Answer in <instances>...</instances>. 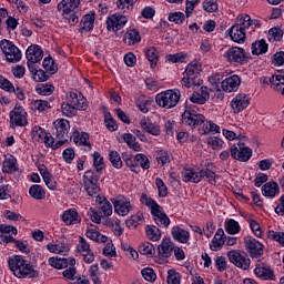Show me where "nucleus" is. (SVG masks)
Segmentation results:
<instances>
[{
    "instance_id": "nucleus-24",
    "label": "nucleus",
    "mask_w": 284,
    "mask_h": 284,
    "mask_svg": "<svg viewBox=\"0 0 284 284\" xmlns=\"http://www.w3.org/2000/svg\"><path fill=\"white\" fill-rule=\"evenodd\" d=\"M192 103H197L199 105H205L210 101V91L207 87H201L200 93L193 92L190 97Z\"/></svg>"
},
{
    "instance_id": "nucleus-50",
    "label": "nucleus",
    "mask_w": 284,
    "mask_h": 284,
    "mask_svg": "<svg viewBox=\"0 0 284 284\" xmlns=\"http://www.w3.org/2000/svg\"><path fill=\"white\" fill-rule=\"evenodd\" d=\"M225 230L227 234H239L241 232V225L236 220L231 219L225 223Z\"/></svg>"
},
{
    "instance_id": "nucleus-46",
    "label": "nucleus",
    "mask_w": 284,
    "mask_h": 284,
    "mask_svg": "<svg viewBox=\"0 0 284 284\" xmlns=\"http://www.w3.org/2000/svg\"><path fill=\"white\" fill-rule=\"evenodd\" d=\"M109 161L116 170H121L123 168V161L121 160V155L116 151L109 152Z\"/></svg>"
},
{
    "instance_id": "nucleus-52",
    "label": "nucleus",
    "mask_w": 284,
    "mask_h": 284,
    "mask_svg": "<svg viewBox=\"0 0 284 284\" xmlns=\"http://www.w3.org/2000/svg\"><path fill=\"white\" fill-rule=\"evenodd\" d=\"M169 21L175 23L176 26H182L183 21H185V13L178 11L169 13Z\"/></svg>"
},
{
    "instance_id": "nucleus-44",
    "label": "nucleus",
    "mask_w": 284,
    "mask_h": 284,
    "mask_svg": "<svg viewBox=\"0 0 284 284\" xmlns=\"http://www.w3.org/2000/svg\"><path fill=\"white\" fill-rule=\"evenodd\" d=\"M36 92L41 97H50L51 94L54 93V85L48 84V83L38 84L36 87Z\"/></svg>"
},
{
    "instance_id": "nucleus-64",
    "label": "nucleus",
    "mask_w": 284,
    "mask_h": 284,
    "mask_svg": "<svg viewBox=\"0 0 284 284\" xmlns=\"http://www.w3.org/2000/svg\"><path fill=\"white\" fill-rule=\"evenodd\" d=\"M207 144L212 148V150H221V148H223V141L216 136L209 138Z\"/></svg>"
},
{
    "instance_id": "nucleus-32",
    "label": "nucleus",
    "mask_w": 284,
    "mask_h": 284,
    "mask_svg": "<svg viewBox=\"0 0 284 284\" xmlns=\"http://www.w3.org/2000/svg\"><path fill=\"white\" fill-rule=\"evenodd\" d=\"M182 180L184 183H201L200 172H195L194 169H183Z\"/></svg>"
},
{
    "instance_id": "nucleus-37",
    "label": "nucleus",
    "mask_w": 284,
    "mask_h": 284,
    "mask_svg": "<svg viewBox=\"0 0 284 284\" xmlns=\"http://www.w3.org/2000/svg\"><path fill=\"white\" fill-rule=\"evenodd\" d=\"M270 83L275 92H280L284 97V75H272Z\"/></svg>"
},
{
    "instance_id": "nucleus-30",
    "label": "nucleus",
    "mask_w": 284,
    "mask_h": 284,
    "mask_svg": "<svg viewBox=\"0 0 284 284\" xmlns=\"http://www.w3.org/2000/svg\"><path fill=\"white\" fill-rule=\"evenodd\" d=\"M223 236H225V232L223 229H219L210 244V247L213 252H219V250L225 245V240H223Z\"/></svg>"
},
{
    "instance_id": "nucleus-1",
    "label": "nucleus",
    "mask_w": 284,
    "mask_h": 284,
    "mask_svg": "<svg viewBox=\"0 0 284 284\" xmlns=\"http://www.w3.org/2000/svg\"><path fill=\"white\" fill-rule=\"evenodd\" d=\"M9 267L17 278H39V271L21 255L9 257Z\"/></svg>"
},
{
    "instance_id": "nucleus-5",
    "label": "nucleus",
    "mask_w": 284,
    "mask_h": 284,
    "mask_svg": "<svg viewBox=\"0 0 284 284\" xmlns=\"http://www.w3.org/2000/svg\"><path fill=\"white\" fill-rule=\"evenodd\" d=\"M122 160L126 168H130L131 172H134L135 174H139V168H142V170H150V159L143 153H138L134 159H132V154L124 152L122 153Z\"/></svg>"
},
{
    "instance_id": "nucleus-12",
    "label": "nucleus",
    "mask_w": 284,
    "mask_h": 284,
    "mask_svg": "<svg viewBox=\"0 0 284 284\" xmlns=\"http://www.w3.org/2000/svg\"><path fill=\"white\" fill-rule=\"evenodd\" d=\"M9 116L11 125H16L17 128L28 125V112H26V109L19 104L13 108Z\"/></svg>"
},
{
    "instance_id": "nucleus-27",
    "label": "nucleus",
    "mask_w": 284,
    "mask_h": 284,
    "mask_svg": "<svg viewBox=\"0 0 284 284\" xmlns=\"http://www.w3.org/2000/svg\"><path fill=\"white\" fill-rule=\"evenodd\" d=\"M140 125L144 132H148V134H152L153 136H159L161 134V126H159V124L152 123L151 119H142L140 121Z\"/></svg>"
},
{
    "instance_id": "nucleus-25",
    "label": "nucleus",
    "mask_w": 284,
    "mask_h": 284,
    "mask_svg": "<svg viewBox=\"0 0 284 284\" xmlns=\"http://www.w3.org/2000/svg\"><path fill=\"white\" fill-rule=\"evenodd\" d=\"M27 61L39 63L43 59V50L37 44H32L27 49Z\"/></svg>"
},
{
    "instance_id": "nucleus-35",
    "label": "nucleus",
    "mask_w": 284,
    "mask_h": 284,
    "mask_svg": "<svg viewBox=\"0 0 284 284\" xmlns=\"http://www.w3.org/2000/svg\"><path fill=\"white\" fill-rule=\"evenodd\" d=\"M73 143H75V145H83L84 148H88V150L91 149L90 146V135L85 132L79 133V131H75L73 133Z\"/></svg>"
},
{
    "instance_id": "nucleus-51",
    "label": "nucleus",
    "mask_w": 284,
    "mask_h": 284,
    "mask_svg": "<svg viewBox=\"0 0 284 284\" xmlns=\"http://www.w3.org/2000/svg\"><path fill=\"white\" fill-rule=\"evenodd\" d=\"M93 168H95L97 172H103V170H105V163H103V156H101V153L97 151L93 153Z\"/></svg>"
},
{
    "instance_id": "nucleus-11",
    "label": "nucleus",
    "mask_w": 284,
    "mask_h": 284,
    "mask_svg": "<svg viewBox=\"0 0 284 284\" xmlns=\"http://www.w3.org/2000/svg\"><path fill=\"white\" fill-rule=\"evenodd\" d=\"M67 102L74 106L75 110L85 112L88 110V100L82 92L77 90L69 91L65 95Z\"/></svg>"
},
{
    "instance_id": "nucleus-58",
    "label": "nucleus",
    "mask_w": 284,
    "mask_h": 284,
    "mask_svg": "<svg viewBox=\"0 0 284 284\" xmlns=\"http://www.w3.org/2000/svg\"><path fill=\"white\" fill-rule=\"evenodd\" d=\"M48 133L45 132V130H43L41 126H34L31 131V136L33 139V141H43V139H45V135Z\"/></svg>"
},
{
    "instance_id": "nucleus-28",
    "label": "nucleus",
    "mask_w": 284,
    "mask_h": 284,
    "mask_svg": "<svg viewBox=\"0 0 284 284\" xmlns=\"http://www.w3.org/2000/svg\"><path fill=\"white\" fill-rule=\"evenodd\" d=\"M230 37L235 43H245V29H243L241 26L234 24L230 29Z\"/></svg>"
},
{
    "instance_id": "nucleus-7",
    "label": "nucleus",
    "mask_w": 284,
    "mask_h": 284,
    "mask_svg": "<svg viewBox=\"0 0 284 284\" xmlns=\"http://www.w3.org/2000/svg\"><path fill=\"white\" fill-rule=\"evenodd\" d=\"M83 185L87 194L92 197L99 196V175L94 171H87L83 175Z\"/></svg>"
},
{
    "instance_id": "nucleus-3",
    "label": "nucleus",
    "mask_w": 284,
    "mask_h": 284,
    "mask_svg": "<svg viewBox=\"0 0 284 284\" xmlns=\"http://www.w3.org/2000/svg\"><path fill=\"white\" fill-rule=\"evenodd\" d=\"M182 123L183 125H189V128L203 125L202 129L199 130L200 134H210V132H212V122H205V116L194 112L192 109H186L182 113Z\"/></svg>"
},
{
    "instance_id": "nucleus-34",
    "label": "nucleus",
    "mask_w": 284,
    "mask_h": 284,
    "mask_svg": "<svg viewBox=\"0 0 284 284\" xmlns=\"http://www.w3.org/2000/svg\"><path fill=\"white\" fill-rule=\"evenodd\" d=\"M47 250H49L53 254H62L65 256L70 252V246L63 242H59L57 244L49 243L47 245Z\"/></svg>"
},
{
    "instance_id": "nucleus-19",
    "label": "nucleus",
    "mask_w": 284,
    "mask_h": 284,
    "mask_svg": "<svg viewBox=\"0 0 284 284\" xmlns=\"http://www.w3.org/2000/svg\"><path fill=\"white\" fill-rule=\"evenodd\" d=\"M113 205L119 216H128L130 212H132V203L125 197H118V200L113 202Z\"/></svg>"
},
{
    "instance_id": "nucleus-38",
    "label": "nucleus",
    "mask_w": 284,
    "mask_h": 284,
    "mask_svg": "<svg viewBox=\"0 0 284 284\" xmlns=\"http://www.w3.org/2000/svg\"><path fill=\"white\" fill-rule=\"evenodd\" d=\"M87 239L94 241L95 243H108V236L101 234L95 229H88L85 232Z\"/></svg>"
},
{
    "instance_id": "nucleus-54",
    "label": "nucleus",
    "mask_w": 284,
    "mask_h": 284,
    "mask_svg": "<svg viewBox=\"0 0 284 284\" xmlns=\"http://www.w3.org/2000/svg\"><path fill=\"white\" fill-rule=\"evenodd\" d=\"M104 123L110 132H116V130H119V125L116 124V121H114V118H112L111 113L104 114Z\"/></svg>"
},
{
    "instance_id": "nucleus-9",
    "label": "nucleus",
    "mask_w": 284,
    "mask_h": 284,
    "mask_svg": "<svg viewBox=\"0 0 284 284\" xmlns=\"http://www.w3.org/2000/svg\"><path fill=\"white\" fill-rule=\"evenodd\" d=\"M224 59L232 65H245L247 63V54L245 49L241 47H231L224 53Z\"/></svg>"
},
{
    "instance_id": "nucleus-14",
    "label": "nucleus",
    "mask_w": 284,
    "mask_h": 284,
    "mask_svg": "<svg viewBox=\"0 0 284 284\" xmlns=\"http://www.w3.org/2000/svg\"><path fill=\"white\" fill-rule=\"evenodd\" d=\"M244 245L251 258H261V256H263V243L258 242L256 239L247 235L244 239Z\"/></svg>"
},
{
    "instance_id": "nucleus-53",
    "label": "nucleus",
    "mask_w": 284,
    "mask_h": 284,
    "mask_svg": "<svg viewBox=\"0 0 284 284\" xmlns=\"http://www.w3.org/2000/svg\"><path fill=\"white\" fill-rule=\"evenodd\" d=\"M32 110H38V112H45V110H50V102L45 100H36L31 103Z\"/></svg>"
},
{
    "instance_id": "nucleus-17",
    "label": "nucleus",
    "mask_w": 284,
    "mask_h": 284,
    "mask_svg": "<svg viewBox=\"0 0 284 284\" xmlns=\"http://www.w3.org/2000/svg\"><path fill=\"white\" fill-rule=\"evenodd\" d=\"M81 6V0H62L58 3V11L62 12V17H68Z\"/></svg>"
},
{
    "instance_id": "nucleus-57",
    "label": "nucleus",
    "mask_w": 284,
    "mask_h": 284,
    "mask_svg": "<svg viewBox=\"0 0 284 284\" xmlns=\"http://www.w3.org/2000/svg\"><path fill=\"white\" fill-rule=\"evenodd\" d=\"M247 222L250 223V227L255 236L257 239H261L263 236V229L261 227V224L256 220L248 219Z\"/></svg>"
},
{
    "instance_id": "nucleus-62",
    "label": "nucleus",
    "mask_w": 284,
    "mask_h": 284,
    "mask_svg": "<svg viewBox=\"0 0 284 284\" xmlns=\"http://www.w3.org/2000/svg\"><path fill=\"white\" fill-rule=\"evenodd\" d=\"M283 39V30L272 28L268 30V41H281Z\"/></svg>"
},
{
    "instance_id": "nucleus-60",
    "label": "nucleus",
    "mask_w": 284,
    "mask_h": 284,
    "mask_svg": "<svg viewBox=\"0 0 284 284\" xmlns=\"http://www.w3.org/2000/svg\"><path fill=\"white\" fill-rule=\"evenodd\" d=\"M140 223H143V213H138L126 220L128 227H136L140 225Z\"/></svg>"
},
{
    "instance_id": "nucleus-29",
    "label": "nucleus",
    "mask_w": 284,
    "mask_h": 284,
    "mask_svg": "<svg viewBox=\"0 0 284 284\" xmlns=\"http://www.w3.org/2000/svg\"><path fill=\"white\" fill-rule=\"evenodd\" d=\"M94 19H95L94 12L83 16L80 22L79 32H81V34H83V32H90V30L94 28Z\"/></svg>"
},
{
    "instance_id": "nucleus-26",
    "label": "nucleus",
    "mask_w": 284,
    "mask_h": 284,
    "mask_svg": "<svg viewBox=\"0 0 284 284\" xmlns=\"http://www.w3.org/2000/svg\"><path fill=\"white\" fill-rule=\"evenodd\" d=\"M62 221L65 225H77V223H81L79 211H77V209H69L64 211L62 214Z\"/></svg>"
},
{
    "instance_id": "nucleus-49",
    "label": "nucleus",
    "mask_w": 284,
    "mask_h": 284,
    "mask_svg": "<svg viewBox=\"0 0 284 284\" xmlns=\"http://www.w3.org/2000/svg\"><path fill=\"white\" fill-rule=\"evenodd\" d=\"M49 265L55 270H65L68 267V258L50 257Z\"/></svg>"
},
{
    "instance_id": "nucleus-21",
    "label": "nucleus",
    "mask_w": 284,
    "mask_h": 284,
    "mask_svg": "<svg viewBox=\"0 0 284 284\" xmlns=\"http://www.w3.org/2000/svg\"><path fill=\"white\" fill-rule=\"evenodd\" d=\"M171 235L178 243H182L184 245L190 243V232L181 226H173L171 230Z\"/></svg>"
},
{
    "instance_id": "nucleus-2",
    "label": "nucleus",
    "mask_w": 284,
    "mask_h": 284,
    "mask_svg": "<svg viewBox=\"0 0 284 284\" xmlns=\"http://www.w3.org/2000/svg\"><path fill=\"white\" fill-rule=\"evenodd\" d=\"M141 203L146 205L151 210V214L153 216V221L159 225V227H169L170 226V217L168 214L163 212V206H161L154 199L148 196V194L143 193L141 196Z\"/></svg>"
},
{
    "instance_id": "nucleus-31",
    "label": "nucleus",
    "mask_w": 284,
    "mask_h": 284,
    "mask_svg": "<svg viewBox=\"0 0 284 284\" xmlns=\"http://www.w3.org/2000/svg\"><path fill=\"white\" fill-rule=\"evenodd\" d=\"M2 172H4V174H12V172H17V158L13 155H4Z\"/></svg>"
},
{
    "instance_id": "nucleus-59",
    "label": "nucleus",
    "mask_w": 284,
    "mask_h": 284,
    "mask_svg": "<svg viewBox=\"0 0 284 284\" xmlns=\"http://www.w3.org/2000/svg\"><path fill=\"white\" fill-rule=\"evenodd\" d=\"M155 185L159 190L160 199H165V196H168V185H165V182H163L161 178H156Z\"/></svg>"
},
{
    "instance_id": "nucleus-61",
    "label": "nucleus",
    "mask_w": 284,
    "mask_h": 284,
    "mask_svg": "<svg viewBox=\"0 0 284 284\" xmlns=\"http://www.w3.org/2000/svg\"><path fill=\"white\" fill-rule=\"evenodd\" d=\"M100 212L104 216H112V204L105 199L100 201Z\"/></svg>"
},
{
    "instance_id": "nucleus-39",
    "label": "nucleus",
    "mask_w": 284,
    "mask_h": 284,
    "mask_svg": "<svg viewBox=\"0 0 284 284\" xmlns=\"http://www.w3.org/2000/svg\"><path fill=\"white\" fill-rule=\"evenodd\" d=\"M268 44L265 42V40L255 41L252 43L251 50L252 54H256L257 57L260 54H265L267 52Z\"/></svg>"
},
{
    "instance_id": "nucleus-13",
    "label": "nucleus",
    "mask_w": 284,
    "mask_h": 284,
    "mask_svg": "<svg viewBox=\"0 0 284 284\" xmlns=\"http://www.w3.org/2000/svg\"><path fill=\"white\" fill-rule=\"evenodd\" d=\"M227 257L230 263H233L235 267H240V270H250L251 260L245 253H241V251H230Z\"/></svg>"
},
{
    "instance_id": "nucleus-18",
    "label": "nucleus",
    "mask_w": 284,
    "mask_h": 284,
    "mask_svg": "<svg viewBox=\"0 0 284 284\" xmlns=\"http://www.w3.org/2000/svg\"><path fill=\"white\" fill-rule=\"evenodd\" d=\"M54 128H55V136L57 139H60V141H68V134L70 132V121L61 119V120H57L53 123Z\"/></svg>"
},
{
    "instance_id": "nucleus-4",
    "label": "nucleus",
    "mask_w": 284,
    "mask_h": 284,
    "mask_svg": "<svg viewBox=\"0 0 284 284\" xmlns=\"http://www.w3.org/2000/svg\"><path fill=\"white\" fill-rule=\"evenodd\" d=\"M203 71V65L199 61H192L185 68L181 84L183 88H196L199 85V74Z\"/></svg>"
},
{
    "instance_id": "nucleus-63",
    "label": "nucleus",
    "mask_w": 284,
    "mask_h": 284,
    "mask_svg": "<svg viewBox=\"0 0 284 284\" xmlns=\"http://www.w3.org/2000/svg\"><path fill=\"white\" fill-rule=\"evenodd\" d=\"M267 237L276 241L280 245H284V232L268 231Z\"/></svg>"
},
{
    "instance_id": "nucleus-40",
    "label": "nucleus",
    "mask_w": 284,
    "mask_h": 284,
    "mask_svg": "<svg viewBox=\"0 0 284 284\" xmlns=\"http://www.w3.org/2000/svg\"><path fill=\"white\" fill-rule=\"evenodd\" d=\"M145 57H146L149 63H151L152 70H154V68H156V63L159 62V51H156V48L151 47V48L146 49Z\"/></svg>"
},
{
    "instance_id": "nucleus-23",
    "label": "nucleus",
    "mask_w": 284,
    "mask_h": 284,
    "mask_svg": "<svg viewBox=\"0 0 284 284\" xmlns=\"http://www.w3.org/2000/svg\"><path fill=\"white\" fill-rule=\"evenodd\" d=\"M158 252L162 258H170L172 256V252H174V243L172 240L164 237L158 246Z\"/></svg>"
},
{
    "instance_id": "nucleus-8",
    "label": "nucleus",
    "mask_w": 284,
    "mask_h": 284,
    "mask_svg": "<svg viewBox=\"0 0 284 284\" xmlns=\"http://www.w3.org/2000/svg\"><path fill=\"white\" fill-rule=\"evenodd\" d=\"M0 49L9 63H19L21 61V50L12 41L7 39L1 40Z\"/></svg>"
},
{
    "instance_id": "nucleus-42",
    "label": "nucleus",
    "mask_w": 284,
    "mask_h": 284,
    "mask_svg": "<svg viewBox=\"0 0 284 284\" xmlns=\"http://www.w3.org/2000/svg\"><path fill=\"white\" fill-rule=\"evenodd\" d=\"M29 194L30 196H32V199H36L37 201L45 199V191L39 184H33L32 186H30Z\"/></svg>"
},
{
    "instance_id": "nucleus-55",
    "label": "nucleus",
    "mask_w": 284,
    "mask_h": 284,
    "mask_svg": "<svg viewBox=\"0 0 284 284\" xmlns=\"http://www.w3.org/2000/svg\"><path fill=\"white\" fill-rule=\"evenodd\" d=\"M146 236L150 241H160L161 240V230L156 226H146Z\"/></svg>"
},
{
    "instance_id": "nucleus-10",
    "label": "nucleus",
    "mask_w": 284,
    "mask_h": 284,
    "mask_svg": "<svg viewBox=\"0 0 284 284\" xmlns=\"http://www.w3.org/2000/svg\"><path fill=\"white\" fill-rule=\"evenodd\" d=\"M230 152L232 159L242 163H247L252 159V149L246 146L245 143L239 142L237 144L231 145Z\"/></svg>"
},
{
    "instance_id": "nucleus-15",
    "label": "nucleus",
    "mask_w": 284,
    "mask_h": 284,
    "mask_svg": "<svg viewBox=\"0 0 284 284\" xmlns=\"http://www.w3.org/2000/svg\"><path fill=\"white\" fill-rule=\"evenodd\" d=\"M128 18L120 13H114L106 19V30L110 32H119L122 28H125Z\"/></svg>"
},
{
    "instance_id": "nucleus-47",
    "label": "nucleus",
    "mask_w": 284,
    "mask_h": 284,
    "mask_svg": "<svg viewBox=\"0 0 284 284\" xmlns=\"http://www.w3.org/2000/svg\"><path fill=\"white\" fill-rule=\"evenodd\" d=\"M42 68L45 70V72H49V74H57L59 71V67H57L52 58H45L42 62Z\"/></svg>"
},
{
    "instance_id": "nucleus-20",
    "label": "nucleus",
    "mask_w": 284,
    "mask_h": 284,
    "mask_svg": "<svg viewBox=\"0 0 284 284\" xmlns=\"http://www.w3.org/2000/svg\"><path fill=\"white\" fill-rule=\"evenodd\" d=\"M254 274L257 276V278H262V281H274V278H276L274 271H272V268L264 263L256 264Z\"/></svg>"
},
{
    "instance_id": "nucleus-33",
    "label": "nucleus",
    "mask_w": 284,
    "mask_h": 284,
    "mask_svg": "<svg viewBox=\"0 0 284 284\" xmlns=\"http://www.w3.org/2000/svg\"><path fill=\"white\" fill-rule=\"evenodd\" d=\"M123 41L128 45H135V43H141V34L136 29H130L125 32Z\"/></svg>"
},
{
    "instance_id": "nucleus-45",
    "label": "nucleus",
    "mask_w": 284,
    "mask_h": 284,
    "mask_svg": "<svg viewBox=\"0 0 284 284\" xmlns=\"http://www.w3.org/2000/svg\"><path fill=\"white\" fill-rule=\"evenodd\" d=\"M61 112L62 116H68L69 119H72V116H77V112H79V110L72 106V104L63 102L61 104Z\"/></svg>"
},
{
    "instance_id": "nucleus-36",
    "label": "nucleus",
    "mask_w": 284,
    "mask_h": 284,
    "mask_svg": "<svg viewBox=\"0 0 284 284\" xmlns=\"http://www.w3.org/2000/svg\"><path fill=\"white\" fill-rule=\"evenodd\" d=\"M278 192V184L276 182H268L262 186V194L270 199H274Z\"/></svg>"
},
{
    "instance_id": "nucleus-41",
    "label": "nucleus",
    "mask_w": 284,
    "mask_h": 284,
    "mask_svg": "<svg viewBox=\"0 0 284 284\" xmlns=\"http://www.w3.org/2000/svg\"><path fill=\"white\" fill-rule=\"evenodd\" d=\"M252 23H256V20H252L250 14L244 13L237 17V22L235 26H240L242 30H247V28H251Z\"/></svg>"
},
{
    "instance_id": "nucleus-6",
    "label": "nucleus",
    "mask_w": 284,
    "mask_h": 284,
    "mask_svg": "<svg viewBox=\"0 0 284 284\" xmlns=\"http://www.w3.org/2000/svg\"><path fill=\"white\" fill-rule=\"evenodd\" d=\"M179 101H181V91L179 90H166L158 93L155 97L158 105L160 108H165L166 110L176 108Z\"/></svg>"
},
{
    "instance_id": "nucleus-22",
    "label": "nucleus",
    "mask_w": 284,
    "mask_h": 284,
    "mask_svg": "<svg viewBox=\"0 0 284 284\" xmlns=\"http://www.w3.org/2000/svg\"><path fill=\"white\" fill-rule=\"evenodd\" d=\"M224 92H236L241 85V77L237 74L231 75L221 82Z\"/></svg>"
},
{
    "instance_id": "nucleus-56",
    "label": "nucleus",
    "mask_w": 284,
    "mask_h": 284,
    "mask_svg": "<svg viewBox=\"0 0 284 284\" xmlns=\"http://www.w3.org/2000/svg\"><path fill=\"white\" fill-rule=\"evenodd\" d=\"M168 284H181V274L175 270H169L166 276Z\"/></svg>"
},
{
    "instance_id": "nucleus-48",
    "label": "nucleus",
    "mask_w": 284,
    "mask_h": 284,
    "mask_svg": "<svg viewBox=\"0 0 284 284\" xmlns=\"http://www.w3.org/2000/svg\"><path fill=\"white\" fill-rule=\"evenodd\" d=\"M139 252L144 256H152L156 252V250L154 248V245H152V243L143 242L139 245Z\"/></svg>"
},
{
    "instance_id": "nucleus-16",
    "label": "nucleus",
    "mask_w": 284,
    "mask_h": 284,
    "mask_svg": "<svg viewBox=\"0 0 284 284\" xmlns=\"http://www.w3.org/2000/svg\"><path fill=\"white\" fill-rule=\"evenodd\" d=\"M250 105V97L245 93H239L236 98L231 101V108L234 114H240Z\"/></svg>"
},
{
    "instance_id": "nucleus-43",
    "label": "nucleus",
    "mask_w": 284,
    "mask_h": 284,
    "mask_svg": "<svg viewBox=\"0 0 284 284\" xmlns=\"http://www.w3.org/2000/svg\"><path fill=\"white\" fill-rule=\"evenodd\" d=\"M42 141L45 148H51L52 150H59V148L65 143V140H59L57 143H54V138L50 133H47Z\"/></svg>"
}]
</instances>
